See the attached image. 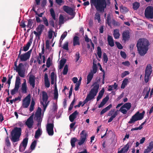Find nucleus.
<instances>
[{"instance_id": "27", "label": "nucleus", "mask_w": 153, "mask_h": 153, "mask_svg": "<svg viewBox=\"0 0 153 153\" xmlns=\"http://www.w3.org/2000/svg\"><path fill=\"white\" fill-rule=\"evenodd\" d=\"M42 101L43 102H46L48 99V97L47 93L45 91L42 92Z\"/></svg>"}, {"instance_id": "16", "label": "nucleus", "mask_w": 153, "mask_h": 153, "mask_svg": "<svg viewBox=\"0 0 153 153\" xmlns=\"http://www.w3.org/2000/svg\"><path fill=\"white\" fill-rule=\"evenodd\" d=\"M63 10L67 13L69 14L70 15L74 16V14L73 9L71 7H69L68 6L64 5L63 6Z\"/></svg>"}, {"instance_id": "15", "label": "nucleus", "mask_w": 153, "mask_h": 153, "mask_svg": "<svg viewBox=\"0 0 153 153\" xmlns=\"http://www.w3.org/2000/svg\"><path fill=\"white\" fill-rule=\"evenodd\" d=\"M122 40L124 42L128 41L130 38V33L128 30H126L123 31L122 33Z\"/></svg>"}, {"instance_id": "8", "label": "nucleus", "mask_w": 153, "mask_h": 153, "mask_svg": "<svg viewBox=\"0 0 153 153\" xmlns=\"http://www.w3.org/2000/svg\"><path fill=\"white\" fill-rule=\"evenodd\" d=\"M145 16L148 19L153 18V7L149 6L146 8L145 11Z\"/></svg>"}, {"instance_id": "13", "label": "nucleus", "mask_w": 153, "mask_h": 153, "mask_svg": "<svg viewBox=\"0 0 153 153\" xmlns=\"http://www.w3.org/2000/svg\"><path fill=\"white\" fill-rule=\"evenodd\" d=\"M80 134L81 135L80 140L78 143V144L79 146H81L84 143L87 136L86 132L84 130L82 131Z\"/></svg>"}, {"instance_id": "44", "label": "nucleus", "mask_w": 153, "mask_h": 153, "mask_svg": "<svg viewBox=\"0 0 153 153\" xmlns=\"http://www.w3.org/2000/svg\"><path fill=\"white\" fill-rule=\"evenodd\" d=\"M102 51L101 48L100 47L98 46L97 47V54L98 57L100 58L102 55Z\"/></svg>"}, {"instance_id": "9", "label": "nucleus", "mask_w": 153, "mask_h": 153, "mask_svg": "<svg viewBox=\"0 0 153 153\" xmlns=\"http://www.w3.org/2000/svg\"><path fill=\"white\" fill-rule=\"evenodd\" d=\"M34 114L33 113L27 119L25 122V124L29 128H32L34 123L33 120Z\"/></svg>"}, {"instance_id": "29", "label": "nucleus", "mask_w": 153, "mask_h": 153, "mask_svg": "<svg viewBox=\"0 0 153 153\" xmlns=\"http://www.w3.org/2000/svg\"><path fill=\"white\" fill-rule=\"evenodd\" d=\"M94 74L92 72H90L88 74L87 77V84H89L93 78Z\"/></svg>"}, {"instance_id": "61", "label": "nucleus", "mask_w": 153, "mask_h": 153, "mask_svg": "<svg viewBox=\"0 0 153 153\" xmlns=\"http://www.w3.org/2000/svg\"><path fill=\"white\" fill-rule=\"evenodd\" d=\"M13 78V76L10 75V74H9L8 75V79L7 81V83L8 85H10L11 83V79Z\"/></svg>"}, {"instance_id": "19", "label": "nucleus", "mask_w": 153, "mask_h": 153, "mask_svg": "<svg viewBox=\"0 0 153 153\" xmlns=\"http://www.w3.org/2000/svg\"><path fill=\"white\" fill-rule=\"evenodd\" d=\"M35 76L33 75H30L29 77V83L33 88L35 87Z\"/></svg>"}, {"instance_id": "20", "label": "nucleus", "mask_w": 153, "mask_h": 153, "mask_svg": "<svg viewBox=\"0 0 153 153\" xmlns=\"http://www.w3.org/2000/svg\"><path fill=\"white\" fill-rule=\"evenodd\" d=\"M42 115V109L41 108L39 107L35 113V117L36 120H39L38 119H42L41 118Z\"/></svg>"}, {"instance_id": "3", "label": "nucleus", "mask_w": 153, "mask_h": 153, "mask_svg": "<svg viewBox=\"0 0 153 153\" xmlns=\"http://www.w3.org/2000/svg\"><path fill=\"white\" fill-rule=\"evenodd\" d=\"M91 6L94 5L97 10L103 13L106 8L107 4L106 0H90Z\"/></svg>"}, {"instance_id": "50", "label": "nucleus", "mask_w": 153, "mask_h": 153, "mask_svg": "<svg viewBox=\"0 0 153 153\" xmlns=\"http://www.w3.org/2000/svg\"><path fill=\"white\" fill-rule=\"evenodd\" d=\"M68 46V42L66 41L64 43L62 48L68 51L69 50Z\"/></svg>"}, {"instance_id": "46", "label": "nucleus", "mask_w": 153, "mask_h": 153, "mask_svg": "<svg viewBox=\"0 0 153 153\" xmlns=\"http://www.w3.org/2000/svg\"><path fill=\"white\" fill-rule=\"evenodd\" d=\"M68 66L67 65H65L63 70L62 72L63 74L64 75H66L67 74L68 71Z\"/></svg>"}, {"instance_id": "62", "label": "nucleus", "mask_w": 153, "mask_h": 153, "mask_svg": "<svg viewBox=\"0 0 153 153\" xmlns=\"http://www.w3.org/2000/svg\"><path fill=\"white\" fill-rule=\"evenodd\" d=\"M124 107H122V106L120 108L119 111H121L124 114H126L127 112V110L125 109H123Z\"/></svg>"}, {"instance_id": "38", "label": "nucleus", "mask_w": 153, "mask_h": 153, "mask_svg": "<svg viewBox=\"0 0 153 153\" xmlns=\"http://www.w3.org/2000/svg\"><path fill=\"white\" fill-rule=\"evenodd\" d=\"M120 8L121 12L123 13H125L128 11V9L127 7H123V6H120Z\"/></svg>"}, {"instance_id": "18", "label": "nucleus", "mask_w": 153, "mask_h": 153, "mask_svg": "<svg viewBox=\"0 0 153 153\" xmlns=\"http://www.w3.org/2000/svg\"><path fill=\"white\" fill-rule=\"evenodd\" d=\"M33 36L31 34L30 35V38L29 41L26 44L25 46H24L23 47V51H28L29 49V48L32 43L33 39Z\"/></svg>"}, {"instance_id": "48", "label": "nucleus", "mask_w": 153, "mask_h": 153, "mask_svg": "<svg viewBox=\"0 0 153 153\" xmlns=\"http://www.w3.org/2000/svg\"><path fill=\"white\" fill-rule=\"evenodd\" d=\"M92 69V73H93V74H95L97 72V65L96 64H95L94 62L93 63Z\"/></svg>"}, {"instance_id": "49", "label": "nucleus", "mask_w": 153, "mask_h": 153, "mask_svg": "<svg viewBox=\"0 0 153 153\" xmlns=\"http://www.w3.org/2000/svg\"><path fill=\"white\" fill-rule=\"evenodd\" d=\"M33 24V20L31 19H29L28 20V24L27 25V27L29 28H31Z\"/></svg>"}, {"instance_id": "5", "label": "nucleus", "mask_w": 153, "mask_h": 153, "mask_svg": "<svg viewBox=\"0 0 153 153\" xmlns=\"http://www.w3.org/2000/svg\"><path fill=\"white\" fill-rule=\"evenodd\" d=\"M145 113L144 111H143L142 113H140L139 111L137 112L131 117L130 121L128 122V123L134 124L136 121L141 120L144 117Z\"/></svg>"}, {"instance_id": "34", "label": "nucleus", "mask_w": 153, "mask_h": 153, "mask_svg": "<svg viewBox=\"0 0 153 153\" xmlns=\"http://www.w3.org/2000/svg\"><path fill=\"white\" fill-rule=\"evenodd\" d=\"M128 82V79L127 78H125L121 84V88L124 89L126 86Z\"/></svg>"}, {"instance_id": "36", "label": "nucleus", "mask_w": 153, "mask_h": 153, "mask_svg": "<svg viewBox=\"0 0 153 153\" xmlns=\"http://www.w3.org/2000/svg\"><path fill=\"white\" fill-rule=\"evenodd\" d=\"M77 140V139L76 137H73L71 138V143L72 147H75V143Z\"/></svg>"}, {"instance_id": "40", "label": "nucleus", "mask_w": 153, "mask_h": 153, "mask_svg": "<svg viewBox=\"0 0 153 153\" xmlns=\"http://www.w3.org/2000/svg\"><path fill=\"white\" fill-rule=\"evenodd\" d=\"M140 3L137 2H135L133 4V8L135 10H137L139 7Z\"/></svg>"}, {"instance_id": "56", "label": "nucleus", "mask_w": 153, "mask_h": 153, "mask_svg": "<svg viewBox=\"0 0 153 153\" xmlns=\"http://www.w3.org/2000/svg\"><path fill=\"white\" fill-rule=\"evenodd\" d=\"M42 19L44 24L46 26H48L49 25V23L47 18L45 17H44L42 18Z\"/></svg>"}, {"instance_id": "21", "label": "nucleus", "mask_w": 153, "mask_h": 153, "mask_svg": "<svg viewBox=\"0 0 153 153\" xmlns=\"http://www.w3.org/2000/svg\"><path fill=\"white\" fill-rule=\"evenodd\" d=\"M78 114V112L76 110L72 114H71L69 116V119L70 121L73 122L74 119L76 118V116Z\"/></svg>"}, {"instance_id": "10", "label": "nucleus", "mask_w": 153, "mask_h": 153, "mask_svg": "<svg viewBox=\"0 0 153 153\" xmlns=\"http://www.w3.org/2000/svg\"><path fill=\"white\" fill-rule=\"evenodd\" d=\"M32 49L30 50L27 52L22 54L19 57L20 61L22 62H25L29 59L30 57Z\"/></svg>"}, {"instance_id": "12", "label": "nucleus", "mask_w": 153, "mask_h": 153, "mask_svg": "<svg viewBox=\"0 0 153 153\" xmlns=\"http://www.w3.org/2000/svg\"><path fill=\"white\" fill-rule=\"evenodd\" d=\"M54 125L53 123H48L46 126V131L49 136H52L54 134L53 128Z\"/></svg>"}, {"instance_id": "64", "label": "nucleus", "mask_w": 153, "mask_h": 153, "mask_svg": "<svg viewBox=\"0 0 153 153\" xmlns=\"http://www.w3.org/2000/svg\"><path fill=\"white\" fill-rule=\"evenodd\" d=\"M121 56L124 59H126V55L124 51H121L120 52Z\"/></svg>"}, {"instance_id": "30", "label": "nucleus", "mask_w": 153, "mask_h": 153, "mask_svg": "<svg viewBox=\"0 0 153 153\" xmlns=\"http://www.w3.org/2000/svg\"><path fill=\"white\" fill-rule=\"evenodd\" d=\"M55 78V82L56 81V76L54 72H53L51 73V83L52 85H53L54 83V77Z\"/></svg>"}, {"instance_id": "1", "label": "nucleus", "mask_w": 153, "mask_h": 153, "mask_svg": "<svg viewBox=\"0 0 153 153\" xmlns=\"http://www.w3.org/2000/svg\"><path fill=\"white\" fill-rule=\"evenodd\" d=\"M150 45L149 42L147 39H140L137 44L138 53L141 56L146 54L149 50Z\"/></svg>"}, {"instance_id": "7", "label": "nucleus", "mask_w": 153, "mask_h": 153, "mask_svg": "<svg viewBox=\"0 0 153 153\" xmlns=\"http://www.w3.org/2000/svg\"><path fill=\"white\" fill-rule=\"evenodd\" d=\"M20 84V78L19 76H17L16 77L15 87L11 90V94L12 95H14L18 92Z\"/></svg>"}, {"instance_id": "33", "label": "nucleus", "mask_w": 153, "mask_h": 153, "mask_svg": "<svg viewBox=\"0 0 153 153\" xmlns=\"http://www.w3.org/2000/svg\"><path fill=\"white\" fill-rule=\"evenodd\" d=\"M66 62V59H62L60 62L59 68L60 69H62L64 65Z\"/></svg>"}, {"instance_id": "35", "label": "nucleus", "mask_w": 153, "mask_h": 153, "mask_svg": "<svg viewBox=\"0 0 153 153\" xmlns=\"http://www.w3.org/2000/svg\"><path fill=\"white\" fill-rule=\"evenodd\" d=\"M114 36L115 39H118L119 38L120 34L119 30L117 29L114 30Z\"/></svg>"}, {"instance_id": "57", "label": "nucleus", "mask_w": 153, "mask_h": 153, "mask_svg": "<svg viewBox=\"0 0 153 153\" xmlns=\"http://www.w3.org/2000/svg\"><path fill=\"white\" fill-rule=\"evenodd\" d=\"M46 66L48 68H49L51 65V59L50 57H48L46 61Z\"/></svg>"}, {"instance_id": "32", "label": "nucleus", "mask_w": 153, "mask_h": 153, "mask_svg": "<svg viewBox=\"0 0 153 153\" xmlns=\"http://www.w3.org/2000/svg\"><path fill=\"white\" fill-rule=\"evenodd\" d=\"M41 129L39 128L36 131L35 135V138L37 139L41 135L42 132Z\"/></svg>"}, {"instance_id": "53", "label": "nucleus", "mask_w": 153, "mask_h": 153, "mask_svg": "<svg viewBox=\"0 0 153 153\" xmlns=\"http://www.w3.org/2000/svg\"><path fill=\"white\" fill-rule=\"evenodd\" d=\"M18 72L19 75L21 77L24 78L25 76L24 72L22 70L16 71Z\"/></svg>"}, {"instance_id": "52", "label": "nucleus", "mask_w": 153, "mask_h": 153, "mask_svg": "<svg viewBox=\"0 0 153 153\" xmlns=\"http://www.w3.org/2000/svg\"><path fill=\"white\" fill-rule=\"evenodd\" d=\"M108 60V58L106 54L105 53H103V61L105 63H106Z\"/></svg>"}, {"instance_id": "39", "label": "nucleus", "mask_w": 153, "mask_h": 153, "mask_svg": "<svg viewBox=\"0 0 153 153\" xmlns=\"http://www.w3.org/2000/svg\"><path fill=\"white\" fill-rule=\"evenodd\" d=\"M94 19L97 20L98 23H100L101 21L100 15L98 12H97L95 15Z\"/></svg>"}, {"instance_id": "2", "label": "nucleus", "mask_w": 153, "mask_h": 153, "mask_svg": "<svg viewBox=\"0 0 153 153\" xmlns=\"http://www.w3.org/2000/svg\"><path fill=\"white\" fill-rule=\"evenodd\" d=\"M92 86H93V88L91 89L89 93L87 94L86 98L83 101L84 104L82 105V106L88 101L94 99L98 92L100 85L98 82H93Z\"/></svg>"}, {"instance_id": "63", "label": "nucleus", "mask_w": 153, "mask_h": 153, "mask_svg": "<svg viewBox=\"0 0 153 153\" xmlns=\"http://www.w3.org/2000/svg\"><path fill=\"white\" fill-rule=\"evenodd\" d=\"M116 44L117 46V47L120 49H121L123 48V47L122 45L119 42H116Z\"/></svg>"}, {"instance_id": "28", "label": "nucleus", "mask_w": 153, "mask_h": 153, "mask_svg": "<svg viewBox=\"0 0 153 153\" xmlns=\"http://www.w3.org/2000/svg\"><path fill=\"white\" fill-rule=\"evenodd\" d=\"M104 88H103L99 92V93L98 95L97 98V101H99L102 98L104 94Z\"/></svg>"}, {"instance_id": "43", "label": "nucleus", "mask_w": 153, "mask_h": 153, "mask_svg": "<svg viewBox=\"0 0 153 153\" xmlns=\"http://www.w3.org/2000/svg\"><path fill=\"white\" fill-rule=\"evenodd\" d=\"M28 139L27 138H24L22 143H21V145H23V146L25 147H26L28 143Z\"/></svg>"}, {"instance_id": "25", "label": "nucleus", "mask_w": 153, "mask_h": 153, "mask_svg": "<svg viewBox=\"0 0 153 153\" xmlns=\"http://www.w3.org/2000/svg\"><path fill=\"white\" fill-rule=\"evenodd\" d=\"M44 81L45 86L47 88H49L50 86V83L48 80V75L46 73L45 74Z\"/></svg>"}, {"instance_id": "24", "label": "nucleus", "mask_w": 153, "mask_h": 153, "mask_svg": "<svg viewBox=\"0 0 153 153\" xmlns=\"http://www.w3.org/2000/svg\"><path fill=\"white\" fill-rule=\"evenodd\" d=\"M24 82L22 84L21 90L23 93H26L27 92V87L25 79H24Z\"/></svg>"}, {"instance_id": "47", "label": "nucleus", "mask_w": 153, "mask_h": 153, "mask_svg": "<svg viewBox=\"0 0 153 153\" xmlns=\"http://www.w3.org/2000/svg\"><path fill=\"white\" fill-rule=\"evenodd\" d=\"M36 140H34L32 142L30 146V149L32 150H33L35 149V147L36 146Z\"/></svg>"}, {"instance_id": "11", "label": "nucleus", "mask_w": 153, "mask_h": 153, "mask_svg": "<svg viewBox=\"0 0 153 153\" xmlns=\"http://www.w3.org/2000/svg\"><path fill=\"white\" fill-rule=\"evenodd\" d=\"M30 95L28 94L23 100L22 106L23 108H27L29 106L30 101Z\"/></svg>"}, {"instance_id": "55", "label": "nucleus", "mask_w": 153, "mask_h": 153, "mask_svg": "<svg viewBox=\"0 0 153 153\" xmlns=\"http://www.w3.org/2000/svg\"><path fill=\"white\" fill-rule=\"evenodd\" d=\"M5 141L6 145L8 147L10 146L11 144L8 137H6Z\"/></svg>"}, {"instance_id": "37", "label": "nucleus", "mask_w": 153, "mask_h": 153, "mask_svg": "<svg viewBox=\"0 0 153 153\" xmlns=\"http://www.w3.org/2000/svg\"><path fill=\"white\" fill-rule=\"evenodd\" d=\"M35 104V101L33 99H32L31 101V104L30 106V108L29 109L30 111V112L34 110Z\"/></svg>"}, {"instance_id": "17", "label": "nucleus", "mask_w": 153, "mask_h": 153, "mask_svg": "<svg viewBox=\"0 0 153 153\" xmlns=\"http://www.w3.org/2000/svg\"><path fill=\"white\" fill-rule=\"evenodd\" d=\"M133 142H129L123 148H122L120 150L118 151V153H125L128 150L130 146H131Z\"/></svg>"}, {"instance_id": "51", "label": "nucleus", "mask_w": 153, "mask_h": 153, "mask_svg": "<svg viewBox=\"0 0 153 153\" xmlns=\"http://www.w3.org/2000/svg\"><path fill=\"white\" fill-rule=\"evenodd\" d=\"M67 34V32L65 31L62 35L60 39V42L61 43Z\"/></svg>"}, {"instance_id": "41", "label": "nucleus", "mask_w": 153, "mask_h": 153, "mask_svg": "<svg viewBox=\"0 0 153 153\" xmlns=\"http://www.w3.org/2000/svg\"><path fill=\"white\" fill-rule=\"evenodd\" d=\"M111 17L110 15V14H108L107 18L106 21V23L109 26L111 25Z\"/></svg>"}, {"instance_id": "26", "label": "nucleus", "mask_w": 153, "mask_h": 153, "mask_svg": "<svg viewBox=\"0 0 153 153\" xmlns=\"http://www.w3.org/2000/svg\"><path fill=\"white\" fill-rule=\"evenodd\" d=\"M44 28L45 26L42 24H40L36 28V30L37 32H39L42 33Z\"/></svg>"}, {"instance_id": "23", "label": "nucleus", "mask_w": 153, "mask_h": 153, "mask_svg": "<svg viewBox=\"0 0 153 153\" xmlns=\"http://www.w3.org/2000/svg\"><path fill=\"white\" fill-rule=\"evenodd\" d=\"M109 99V97L108 96H106L102 100V101L99 105L98 108H100L102 107L108 101Z\"/></svg>"}, {"instance_id": "42", "label": "nucleus", "mask_w": 153, "mask_h": 153, "mask_svg": "<svg viewBox=\"0 0 153 153\" xmlns=\"http://www.w3.org/2000/svg\"><path fill=\"white\" fill-rule=\"evenodd\" d=\"M131 105L130 103L127 102L124 104L122 106V107H124L126 108L127 110H129L131 108Z\"/></svg>"}, {"instance_id": "45", "label": "nucleus", "mask_w": 153, "mask_h": 153, "mask_svg": "<svg viewBox=\"0 0 153 153\" xmlns=\"http://www.w3.org/2000/svg\"><path fill=\"white\" fill-rule=\"evenodd\" d=\"M24 67V65L22 63H20L17 66L16 68V71H22V69Z\"/></svg>"}, {"instance_id": "60", "label": "nucleus", "mask_w": 153, "mask_h": 153, "mask_svg": "<svg viewBox=\"0 0 153 153\" xmlns=\"http://www.w3.org/2000/svg\"><path fill=\"white\" fill-rule=\"evenodd\" d=\"M54 32L52 30H50L49 31L48 34V37L49 39H52L53 36V33Z\"/></svg>"}, {"instance_id": "31", "label": "nucleus", "mask_w": 153, "mask_h": 153, "mask_svg": "<svg viewBox=\"0 0 153 153\" xmlns=\"http://www.w3.org/2000/svg\"><path fill=\"white\" fill-rule=\"evenodd\" d=\"M112 107L111 104L109 105L108 106L106 107L105 108L103 109L100 112V114L101 115H102L104 113L106 112L107 111L109 110Z\"/></svg>"}, {"instance_id": "6", "label": "nucleus", "mask_w": 153, "mask_h": 153, "mask_svg": "<svg viewBox=\"0 0 153 153\" xmlns=\"http://www.w3.org/2000/svg\"><path fill=\"white\" fill-rule=\"evenodd\" d=\"M152 72V67L151 64L147 65L145 71L144 81L146 83L149 82L150 78V75Z\"/></svg>"}, {"instance_id": "22", "label": "nucleus", "mask_w": 153, "mask_h": 153, "mask_svg": "<svg viewBox=\"0 0 153 153\" xmlns=\"http://www.w3.org/2000/svg\"><path fill=\"white\" fill-rule=\"evenodd\" d=\"M73 43L74 46L79 45L80 43L79 37L77 36H75L73 39Z\"/></svg>"}, {"instance_id": "14", "label": "nucleus", "mask_w": 153, "mask_h": 153, "mask_svg": "<svg viewBox=\"0 0 153 153\" xmlns=\"http://www.w3.org/2000/svg\"><path fill=\"white\" fill-rule=\"evenodd\" d=\"M50 12L51 16L52 17V19L50 18L49 19V23L50 25L53 27H54V20H56V18L55 12L53 8H51L50 10Z\"/></svg>"}, {"instance_id": "54", "label": "nucleus", "mask_w": 153, "mask_h": 153, "mask_svg": "<svg viewBox=\"0 0 153 153\" xmlns=\"http://www.w3.org/2000/svg\"><path fill=\"white\" fill-rule=\"evenodd\" d=\"M33 32L35 34L36 37L37 38L38 40H39L40 39V36L42 34V33H40L39 32H36L35 31H34Z\"/></svg>"}, {"instance_id": "58", "label": "nucleus", "mask_w": 153, "mask_h": 153, "mask_svg": "<svg viewBox=\"0 0 153 153\" xmlns=\"http://www.w3.org/2000/svg\"><path fill=\"white\" fill-rule=\"evenodd\" d=\"M129 74V72L128 71H125L124 72L122 73L121 74V77L122 78H123L124 77H125L126 75Z\"/></svg>"}, {"instance_id": "59", "label": "nucleus", "mask_w": 153, "mask_h": 153, "mask_svg": "<svg viewBox=\"0 0 153 153\" xmlns=\"http://www.w3.org/2000/svg\"><path fill=\"white\" fill-rule=\"evenodd\" d=\"M64 18L63 16L60 14L59 16V22L60 24H63L64 23Z\"/></svg>"}, {"instance_id": "4", "label": "nucleus", "mask_w": 153, "mask_h": 153, "mask_svg": "<svg viewBox=\"0 0 153 153\" xmlns=\"http://www.w3.org/2000/svg\"><path fill=\"white\" fill-rule=\"evenodd\" d=\"M22 128H21L15 127L11 131L10 137L13 143H15L19 140L20 137L22 134Z\"/></svg>"}]
</instances>
